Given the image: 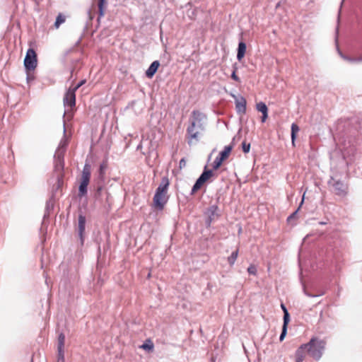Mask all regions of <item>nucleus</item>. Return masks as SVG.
<instances>
[{
    "instance_id": "nucleus-1",
    "label": "nucleus",
    "mask_w": 362,
    "mask_h": 362,
    "mask_svg": "<svg viewBox=\"0 0 362 362\" xmlns=\"http://www.w3.org/2000/svg\"><path fill=\"white\" fill-rule=\"evenodd\" d=\"M206 115L199 110H194L189 118V124L187 129L186 137L189 145L197 143L205 130Z\"/></svg>"
},
{
    "instance_id": "nucleus-2",
    "label": "nucleus",
    "mask_w": 362,
    "mask_h": 362,
    "mask_svg": "<svg viewBox=\"0 0 362 362\" xmlns=\"http://www.w3.org/2000/svg\"><path fill=\"white\" fill-rule=\"evenodd\" d=\"M169 185L168 177L167 176L163 177L153 199V204L157 209L162 210L168 200V189Z\"/></svg>"
},
{
    "instance_id": "nucleus-3",
    "label": "nucleus",
    "mask_w": 362,
    "mask_h": 362,
    "mask_svg": "<svg viewBox=\"0 0 362 362\" xmlns=\"http://www.w3.org/2000/svg\"><path fill=\"white\" fill-rule=\"evenodd\" d=\"M67 145L66 139H63L57 148L54 154V171L57 174V178L59 181L63 177L64 170V156Z\"/></svg>"
},
{
    "instance_id": "nucleus-4",
    "label": "nucleus",
    "mask_w": 362,
    "mask_h": 362,
    "mask_svg": "<svg viewBox=\"0 0 362 362\" xmlns=\"http://www.w3.org/2000/svg\"><path fill=\"white\" fill-rule=\"evenodd\" d=\"M308 344V354L315 360H319L323 353L325 348V341L316 338L311 339L310 341L307 343Z\"/></svg>"
},
{
    "instance_id": "nucleus-5",
    "label": "nucleus",
    "mask_w": 362,
    "mask_h": 362,
    "mask_svg": "<svg viewBox=\"0 0 362 362\" xmlns=\"http://www.w3.org/2000/svg\"><path fill=\"white\" fill-rule=\"evenodd\" d=\"M37 65V58L35 51L30 48L28 49L25 59L24 66L27 72L35 70Z\"/></svg>"
},
{
    "instance_id": "nucleus-6",
    "label": "nucleus",
    "mask_w": 362,
    "mask_h": 362,
    "mask_svg": "<svg viewBox=\"0 0 362 362\" xmlns=\"http://www.w3.org/2000/svg\"><path fill=\"white\" fill-rule=\"evenodd\" d=\"M74 90L69 88L64 98V105L65 107L72 108L76 105V95Z\"/></svg>"
},
{
    "instance_id": "nucleus-7",
    "label": "nucleus",
    "mask_w": 362,
    "mask_h": 362,
    "mask_svg": "<svg viewBox=\"0 0 362 362\" xmlns=\"http://www.w3.org/2000/svg\"><path fill=\"white\" fill-rule=\"evenodd\" d=\"M332 185L334 192L338 195H342L346 193V186L339 180H334L333 178L329 182Z\"/></svg>"
},
{
    "instance_id": "nucleus-8",
    "label": "nucleus",
    "mask_w": 362,
    "mask_h": 362,
    "mask_svg": "<svg viewBox=\"0 0 362 362\" xmlns=\"http://www.w3.org/2000/svg\"><path fill=\"white\" fill-rule=\"evenodd\" d=\"M90 165L88 163H86L81 175V185L88 186L90 178Z\"/></svg>"
},
{
    "instance_id": "nucleus-9",
    "label": "nucleus",
    "mask_w": 362,
    "mask_h": 362,
    "mask_svg": "<svg viewBox=\"0 0 362 362\" xmlns=\"http://www.w3.org/2000/svg\"><path fill=\"white\" fill-rule=\"evenodd\" d=\"M308 344H302L296 351L295 359L296 362H303L308 354Z\"/></svg>"
},
{
    "instance_id": "nucleus-10",
    "label": "nucleus",
    "mask_w": 362,
    "mask_h": 362,
    "mask_svg": "<svg viewBox=\"0 0 362 362\" xmlns=\"http://www.w3.org/2000/svg\"><path fill=\"white\" fill-rule=\"evenodd\" d=\"M233 97L235 100V107L238 112L244 114L246 110V100L243 97L238 98L235 95Z\"/></svg>"
},
{
    "instance_id": "nucleus-11",
    "label": "nucleus",
    "mask_w": 362,
    "mask_h": 362,
    "mask_svg": "<svg viewBox=\"0 0 362 362\" xmlns=\"http://www.w3.org/2000/svg\"><path fill=\"white\" fill-rule=\"evenodd\" d=\"M85 225H86V218L83 215H79L78 216V233L79 238L81 239V244L83 243V233L85 230Z\"/></svg>"
},
{
    "instance_id": "nucleus-12",
    "label": "nucleus",
    "mask_w": 362,
    "mask_h": 362,
    "mask_svg": "<svg viewBox=\"0 0 362 362\" xmlns=\"http://www.w3.org/2000/svg\"><path fill=\"white\" fill-rule=\"evenodd\" d=\"M218 206L216 205L211 206L206 211L208 216L207 224L209 226L213 220L218 216Z\"/></svg>"
},
{
    "instance_id": "nucleus-13",
    "label": "nucleus",
    "mask_w": 362,
    "mask_h": 362,
    "mask_svg": "<svg viewBox=\"0 0 362 362\" xmlns=\"http://www.w3.org/2000/svg\"><path fill=\"white\" fill-rule=\"evenodd\" d=\"M159 66H160V63L158 61L153 62L152 64L150 65V66L146 71V76L149 78H152L153 76L155 74V73L157 71Z\"/></svg>"
},
{
    "instance_id": "nucleus-14",
    "label": "nucleus",
    "mask_w": 362,
    "mask_h": 362,
    "mask_svg": "<svg viewBox=\"0 0 362 362\" xmlns=\"http://www.w3.org/2000/svg\"><path fill=\"white\" fill-rule=\"evenodd\" d=\"M246 52V45L243 42H240L238 44V53H237V59L238 61H241L244 57Z\"/></svg>"
},
{
    "instance_id": "nucleus-15",
    "label": "nucleus",
    "mask_w": 362,
    "mask_h": 362,
    "mask_svg": "<svg viewBox=\"0 0 362 362\" xmlns=\"http://www.w3.org/2000/svg\"><path fill=\"white\" fill-rule=\"evenodd\" d=\"M107 0H98V14L99 18H102L105 15V11L107 7Z\"/></svg>"
},
{
    "instance_id": "nucleus-16",
    "label": "nucleus",
    "mask_w": 362,
    "mask_h": 362,
    "mask_svg": "<svg viewBox=\"0 0 362 362\" xmlns=\"http://www.w3.org/2000/svg\"><path fill=\"white\" fill-rule=\"evenodd\" d=\"M232 149L233 146L231 145L225 146L224 149L219 153L218 157L221 158V160H223L224 161L228 158Z\"/></svg>"
},
{
    "instance_id": "nucleus-17",
    "label": "nucleus",
    "mask_w": 362,
    "mask_h": 362,
    "mask_svg": "<svg viewBox=\"0 0 362 362\" xmlns=\"http://www.w3.org/2000/svg\"><path fill=\"white\" fill-rule=\"evenodd\" d=\"M300 129L298 127V126L295 124V123H293L291 124V142H292V145L294 146H295V141H296V134L297 133L299 132Z\"/></svg>"
},
{
    "instance_id": "nucleus-18",
    "label": "nucleus",
    "mask_w": 362,
    "mask_h": 362,
    "mask_svg": "<svg viewBox=\"0 0 362 362\" xmlns=\"http://www.w3.org/2000/svg\"><path fill=\"white\" fill-rule=\"evenodd\" d=\"M204 183L205 182H204V180L199 176L192 189V194H194L198 191Z\"/></svg>"
},
{
    "instance_id": "nucleus-19",
    "label": "nucleus",
    "mask_w": 362,
    "mask_h": 362,
    "mask_svg": "<svg viewBox=\"0 0 362 362\" xmlns=\"http://www.w3.org/2000/svg\"><path fill=\"white\" fill-rule=\"evenodd\" d=\"M204 183L205 182H204V180L199 176L192 189V194H194L198 191Z\"/></svg>"
},
{
    "instance_id": "nucleus-20",
    "label": "nucleus",
    "mask_w": 362,
    "mask_h": 362,
    "mask_svg": "<svg viewBox=\"0 0 362 362\" xmlns=\"http://www.w3.org/2000/svg\"><path fill=\"white\" fill-rule=\"evenodd\" d=\"M65 342V336L63 333L59 335L58 338V351H64V346Z\"/></svg>"
},
{
    "instance_id": "nucleus-21",
    "label": "nucleus",
    "mask_w": 362,
    "mask_h": 362,
    "mask_svg": "<svg viewBox=\"0 0 362 362\" xmlns=\"http://www.w3.org/2000/svg\"><path fill=\"white\" fill-rule=\"evenodd\" d=\"M281 308L284 311V322H285V324H288L290 320L289 313L284 304L281 303Z\"/></svg>"
},
{
    "instance_id": "nucleus-22",
    "label": "nucleus",
    "mask_w": 362,
    "mask_h": 362,
    "mask_svg": "<svg viewBox=\"0 0 362 362\" xmlns=\"http://www.w3.org/2000/svg\"><path fill=\"white\" fill-rule=\"evenodd\" d=\"M213 175V172L211 170H204L202 175H200L201 178L204 180V182H206L211 176Z\"/></svg>"
},
{
    "instance_id": "nucleus-23",
    "label": "nucleus",
    "mask_w": 362,
    "mask_h": 362,
    "mask_svg": "<svg viewBox=\"0 0 362 362\" xmlns=\"http://www.w3.org/2000/svg\"><path fill=\"white\" fill-rule=\"evenodd\" d=\"M238 255V250L233 252L231 255L228 257V261L230 265H233Z\"/></svg>"
},
{
    "instance_id": "nucleus-24",
    "label": "nucleus",
    "mask_w": 362,
    "mask_h": 362,
    "mask_svg": "<svg viewBox=\"0 0 362 362\" xmlns=\"http://www.w3.org/2000/svg\"><path fill=\"white\" fill-rule=\"evenodd\" d=\"M66 18L64 15L59 13L56 19L54 25L56 28H59L61 24L65 22Z\"/></svg>"
},
{
    "instance_id": "nucleus-25",
    "label": "nucleus",
    "mask_w": 362,
    "mask_h": 362,
    "mask_svg": "<svg viewBox=\"0 0 362 362\" xmlns=\"http://www.w3.org/2000/svg\"><path fill=\"white\" fill-rule=\"evenodd\" d=\"M257 110L262 113L268 112V108L267 105L262 102L257 104Z\"/></svg>"
},
{
    "instance_id": "nucleus-26",
    "label": "nucleus",
    "mask_w": 362,
    "mask_h": 362,
    "mask_svg": "<svg viewBox=\"0 0 362 362\" xmlns=\"http://www.w3.org/2000/svg\"><path fill=\"white\" fill-rule=\"evenodd\" d=\"M141 348H142L144 350L147 351H153V343L149 340L147 343H144L141 346Z\"/></svg>"
},
{
    "instance_id": "nucleus-27",
    "label": "nucleus",
    "mask_w": 362,
    "mask_h": 362,
    "mask_svg": "<svg viewBox=\"0 0 362 362\" xmlns=\"http://www.w3.org/2000/svg\"><path fill=\"white\" fill-rule=\"evenodd\" d=\"M223 162V160H221V158L218 156L213 163V168L214 170H217L221 165Z\"/></svg>"
},
{
    "instance_id": "nucleus-28",
    "label": "nucleus",
    "mask_w": 362,
    "mask_h": 362,
    "mask_svg": "<svg viewBox=\"0 0 362 362\" xmlns=\"http://www.w3.org/2000/svg\"><path fill=\"white\" fill-rule=\"evenodd\" d=\"M223 162V160H221V158L218 156L213 163V168L214 170H217L221 165Z\"/></svg>"
},
{
    "instance_id": "nucleus-29",
    "label": "nucleus",
    "mask_w": 362,
    "mask_h": 362,
    "mask_svg": "<svg viewBox=\"0 0 362 362\" xmlns=\"http://www.w3.org/2000/svg\"><path fill=\"white\" fill-rule=\"evenodd\" d=\"M87 187L88 186H86V185H82L80 184L79 187H78L80 197L84 196L87 194Z\"/></svg>"
},
{
    "instance_id": "nucleus-30",
    "label": "nucleus",
    "mask_w": 362,
    "mask_h": 362,
    "mask_svg": "<svg viewBox=\"0 0 362 362\" xmlns=\"http://www.w3.org/2000/svg\"><path fill=\"white\" fill-rule=\"evenodd\" d=\"M287 325H288V324H285V322H284L283 327H282V332H281V334L279 337V340L281 341L284 340V339L286 334Z\"/></svg>"
},
{
    "instance_id": "nucleus-31",
    "label": "nucleus",
    "mask_w": 362,
    "mask_h": 362,
    "mask_svg": "<svg viewBox=\"0 0 362 362\" xmlns=\"http://www.w3.org/2000/svg\"><path fill=\"white\" fill-rule=\"evenodd\" d=\"M303 200H304V196L303 197V199H302L300 204L299 207L298 208V209L288 217V218H287L288 221H291L293 218H294L296 217V215L297 214L300 207L301 206V205L303 203Z\"/></svg>"
},
{
    "instance_id": "nucleus-32",
    "label": "nucleus",
    "mask_w": 362,
    "mask_h": 362,
    "mask_svg": "<svg viewBox=\"0 0 362 362\" xmlns=\"http://www.w3.org/2000/svg\"><path fill=\"white\" fill-rule=\"evenodd\" d=\"M247 272L250 274H252V275H256L257 274V267L254 264H251L248 268H247Z\"/></svg>"
},
{
    "instance_id": "nucleus-33",
    "label": "nucleus",
    "mask_w": 362,
    "mask_h": 362,
    "mask_svg": "<svg viewBox=\"0 0 362 362\" xmlns=\"http://www.w3.org/2000/svg\"><path fill=\"white\" fill-rule=\"evenodd\" d=\"M242 148L244 153H248L250 149V144L243 141L242 144Z\"/></svg>"
},
{
    "instance_id": "nucleus-34",
    "label": "nucleus",
    "mask_w": 362,
    "mask_h": 362,
    "mask_svg": "<svg viewBox=\"0 0 362 362\" xmlns=\"http://www.w3.org/2000/svg\"><path fill=\"white\" fill-rule=\"evenodd\" d=\"M57 362H65L64 351H58V358Z\"/></svg>"
},
{
    "instance_id": "nucleus-35",
    "label": "nucleus",
    "mask_w": 362,
    "mask_h": 362,
    "mask_svg": "<svg viewBox=\"0 0 362 362\" xmlns=\"http://www.w3.org/2000/svg\"><path fill=\"white\" fill-rule=\"evenodd\" d=\"M341 56L344 60L349 62H354V57H347L346 55H343L342 54H341Z\"/></svg>"
},
{
    "instance_id": "nucleus-36",
    "label": "nucleus",
    "mask_w": 362,
    "mask_h": 362,
    "mask_svg": "<svg viewBox=\"0 0 362 362\" xmlns=\"http://www.w3.org/2000/svg\"><path fill=\"white\" fill-rule=\"evenodd\" d=\"M231 78L235 80V81H240L239 77L235 74V69L233 71L231 74Z\"/></svg>"
},
{
    "instance_id": "nucleus-37",
    "label": "nucleus",
    "mask_w": 362,
    "mask_h": 362,
    "mask_svg": "<svg viewBox=\"0 0 362 362\" xmlns=\"http://www.w3.org/2000/svg\"><path fill=\"white\" fill-rule=\"evenodd\" d=\"M86 81L83 80L81 81L78 84H77L74 88H71L72 90H74V91H76L77 89L81 87L82 85L85 83Z\"/></svg>"
},
{
    "instance_id": "nucleus-38",
    "label": "nucleus",
    "mask_w": 362,
    "mask_h": 362,
    "mask_svg": "<svg viewBox=\"0 0 362 362\" xmlns=\"http://www.w3.org/2000/svg\"><path fill=\"white\" fill-rule=\"evenodd\" d=\"M186 165V161L184 158H182L180 161V168H184Z\"/></svg>"
},
{
    "instance_id": "nucleus-39",
    "label": "nucleus",
    "mask_w": 362,
    "mask_h": 362,
    "mask_svg": "<svg viewBox=\"0 0 362 362\" xmlns=\"http://www.w3.org/2000/svg\"><path fill=\"white\" fill-rule=\"evenodd\" d=\"M354 62H362V56L358 57H354Z\"/></svg>"
},
{
    "instance_id": "nucleus-40",
    "label": "nucleus",
    "mask_w": 362,
    "mask_h": 362,
    "mask_svg": "<svg viewBox=\"0 0 362 362\" xmlns=\"http://www.w3.org/2000/svg\"><path fill=\"white\" fill-rule=\"evenodd\" d=\"M267 117H268V114H267V112H266V113H262V122H265V120L267 119Z\"/></svg>"
},
{
    "instance_id": "nucleus-41",
    "label": "nucleus",
    "mask_w": 362,
    "mask_h": 362,
    "mask_svg": "<svg viewBox=\"0 0 362 362\" xmlns=\"http://www.w3.org/2000/svg\"><path fill=\"white\" fill-rule=\"evenodd\" d=\"M305 293L308 296H310V297H315V296H321L322 293L321 294H317V295H312L310 293H307L305 291Z\"/></svg>"
}]
</instances>
